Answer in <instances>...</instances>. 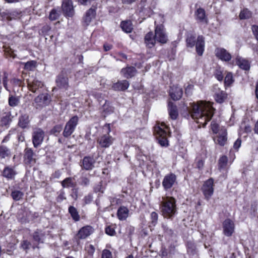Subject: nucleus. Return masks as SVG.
I'll return each mask as SVG.
<instances>
[{"label": "nucleus", "instance_id": "obj_2", "mask_svg": "<svg viewBox=\"0 0 258 258\" xmlns=\"http://www.w3.org/2000/svg\"><path fill=\"white\" fill-rule=\"evenodd\" d=\"M161 212L167 218L172 217L177 212L176 200L172 197H166L162 202Z\"/></svg>", "mask_w": 258, "mask_h": 258}, {"label": "nucleus", "instance_id": "obj_31", "mask_svg": "<svg viewBox=\"0 0 258 258\" xmlns=\"http://www.w3.org/2000/svg\"><path fill=\"white\" fill-rule=\"evenodd\" d=\"M122 30L125 33H131L133 29V25L131 21H122L120 24Z\"/></svg>", "mask_w": 258, "mask_h": 258}, {"label": "nucleus", "instance_id": "obj_61", "mask_svg": "<svg viewBox=\"0 0 258 258\" xmlns=\"http://www.w3.org/2000/svg\"><path fill=\"white\" fill-rule=\"evenodd\" d=\"M241 140L240 139H238L234 143L233 148L237 150L241 146Z\"/></svg>", "mask_w": 258, "mask_h": 258}, {"label": "nucleus", "instance_id": "obj_64", "mask_svg": "<svg viewBox=\"0 0 258 258\" xmlns=\"http://www.w3.org/2000/svg\"><path fill=\"white\" fill-rule=\"evenodd\" d=\"M103 47L105 51H109L112 48V45L108 44H105Z\"/></svg>", "mask_w": 258, "mask_h": 258}, {"label": "nucleus", "instance_id": "obj_21", "mask_svg": "<svg viewBox=\"0 0 258 258\" xmlns=\"http://www.w3.org/2000/svg\"><path fill=\"white\" fill-rule=\"evenodd\" d=\"M168 110L170 117L175 120L178 116V112L176 105L172 102L169 101L168 104Z\"/></svg>", "mask_w": 258, "mask_h": 258}, {"label": "nucleus", "instance_id": "obj_43", "mask_svg": "<svg viewBox=\"0 0 258 258\" xmlns=\"http://www.w3.org/2000/svg\"><path fill=\"white\" fill-rule=\"evenodd\" d=\"M11 196L14 200L19 201L23 198L24 194L20 190H15L12 191Z\"/></svg>", "mask_w": 258, "mask_h": 258}, {"label": "nucleus", "instance_id": "obj_30", "mask_svg": "<svg viewBox=\"0 0 258 258\" xmlns=\"http://www.w3.org/2000/svg\"><path fill=\"white\" fill-rule=\"evenodd\" d=\"M236 64L242 69L248 70L250 68V63L249 61L241 57H237Z\"/></svg>", "mask_w": 258, "mask_h": 258}, {"label": "nucleus", "instance_id": "obj_41", "mask_svg": "<svg viewBox=\"0 0 258 258\" xmlns=\"http://www.w3.org/2000/svg\"><path fill=\"white\" fill-rule=\"evenodd\" d=\"M251 16V13L247 9H244L241 11L239 14L240 19H249Z\"/></svg>", "mask_w": 258, "mask_h": 258}, {"label": "nucleus", "instance_id": "obj_59", "mask_svg": "<svg viewBox=\"0 0 258 258\" xmlns=\"http://www.w3.org/2000/svg\"><path fill=\"white\" fill-rule=\"evenodd\" d=\"M30 245V242L28 241L27 240H24L21 243V247H22L23 249H24L25 250H27L28 249H29Z\"/></svg>", "mask_w": 258, "mask_h": 258}, {"label": "nucleus", "instance_id": "obj_47", "mask_svg": "<svg viewBox=\"0 0 258 258\" xmlns=\"http://www.w3.org/2000/svg\"><path fill=\"white\" fill-rule=\"evenodd\" d=\"M8 74L6 72L4 73V75L3 77V84L4 88L8 91H10V89L9 88L8 85Z\"/></svg>", "mask_w": 258, "mask_h": 258}, {"label": "nucleus", "instance_id": "obj_57", "mask_svg": "<svg viewBox=\"0 0 258 258\" xmlns=\"http://www.w3.org/2000/svg\"><path fill=\"white\" fill-rule=\"evenodd\" d=\"M0 19L1 20H7L9 21V11L7 10L5 12H0Z\"/></svg>", "mask_w": 258, "mask_h": 258}, {"label": "nucleus", "instance_id": "obj_49", "mask_svg": "<svg viewBox=\"0 0 258 258\" xmlns=\"http://www.w3.org/2000/svg\"><path fill=\"white\" fill-rule=\"evenodd\" d=\"M233 82V77L231 73H229L227 74L225 78V84L226 85H231Z\"/></svg>", "mask_w": 258, "mask_h": 258}, {"label": "nucleus", "instance_id": "obj_19", "mask_svg": "<svg viewBox=\"0 0 258 258\" xmlns=\"http://www.w3.org/2000/svg\"><path fill=\"white\" fill-rule=\"evenodd\" d=\"M196 19L198 22L201 24H207L208 19L206 16L205 10L202 8H199L195 12Z\"/></svg>", "mask_w": 258, "mask_h": 258}, {"label": "nucleus", "instance_id": "obj_52", "mask_svg": "<svg viewBox=\"0 0 258 258\" xmlns=\"http://www.w3.org/2000/svg\"><path fill=\"white\" fill-rule=\"evenodd\" d=\"M158 214L155 212H153L151 214V223L153 225H155L158 221Z\"/></svg>", "mask_w": 258, "mask_h": 258}, {"label": "nucleus", "instance_id": "obj_14", "mask_svg": "<svg viewBox=\"0 0 258 258\" xmlns=\"http://www.w3.org/2000/svg\"><path fill=\"white\" fill-rule=\"evenodd\" d=\"M95 160L93 157L85 156L80 162L82 168L86 170H91L94 168Z\"/></svg>", "mask_w": 258, "mask_h": 258}, {"label": "nucleus", "instance_id": "obj_48", "mask_svg": "<svg viewBox=\"0 0 258 258\" xmlns=\"http://www.w3.org/2000/svg\"><path fill=\"white\" fill-rule=\"evenodd\" d=\"M90 180L86 176H82L80 178V184L83 186H88L89 184Z\"/></svg>", "mask_w": 258, "mask_h": 258}, {"label": "nucleus", "instance_id": "obj_24", "mask_svg": "<svg viewBox=\"0 0 258 258\" xmlns=\"http://www.w3.org/2000/svg\"><path fill=\"white\" fill-rule=\"evenodd\" d=\"M196 51L199 55H202L204 51L205 40L203 36H199L196 44Z\"/></svg>", "mask_w": 258, "mask_h": 258}, {"label": "nucleus", "instance_id": "obj_50", "mask_svg": "<svg viewBox=\"0 0 258 258\" xmlns=\"http://www.w3.org/2000/svg\"><path fill=\"white\" fill-rule=\"evenodd\" d=\"M186 44L187 46L192 47L195 45V37L190 36L186 39Z\"/></svg>", "mask_w": 258, "mask_h": 258}, {"label": "nucleus", "instance_id": "obj_9", "mask_svg": "<svg viewBox=\"0 0 258 258\" xmlns=\"http://www.w3.org/2000/svg\"><path fill=\"white\" fill-rule=\"evenodd\" d=\"M37 156L31 148H26L24 150V161L26 164L32 166L36 162Z\"/></svg>", "mask_w": 258, "mask_h": 258}, {"label": "nucleus", "instance_id": "obj_63", "mask_svg": "<svg viewBox=\"0 0 258 258\" xmlns=\"http://www.w3.org/2000/svg\"><path fill=\"white\" fill-rule=\"evenodd\" d=\"M94 191L96 192H103V190H102L101 185L100 184L97 185L95 188H94Z\"/></svg>", "mask_w": 258, "mask_h": 258}, {"label": "nucleus", "instance_id": "obj_23", "mask_svg": "<svg viewBox=\"0 0 258 258\" xmlns=\"http://www.w3.org/2000/svg\"><path fill=\"white\" fill-rule=\"evenodd\" d=\"M16 174L17 172L13 167L6 166L3 171V176L8 179H13Z\"/></svg>", "mask_w": 258, "mask_h": 258}, {"label": "nucleus", "instance_id": "obj_62", "mask_svg": "<svg viewBox=\"0 0 258 258\" xmlns=\"http://www.w3.org/2000/svg\"><path fill=\"white\" fill-rule=\"evenodd\" d=\"M197 166L199 169H202L204 166V161L202 160H199L197 163Z\"/></svg>", "mask_w": 258, "mask_h": 258}, {"label": "nucleus", "instance_id": "obj_4", "mask_svg": "<svg viewBox=\"0 0 258 258\" xmlns=\"http://www.w3.org/2000/svg\"><path fill=\"white\" fill-rule=\"evenodd\" d=\"M157 19L155 21V36L157 42L165 44L168 41V36L163 24H157Z\"/></svg>", "mask_w": 258, "mask_h": 258}, {"label": "nucleus", "instance_id": "obj_26", "mask_svg": "<svg viewBox=\"0 0 258 258\" xmlns=\"http://www.w3.org/2000/svg\"><path fill=\"white\" fill-rule=\"evenodd\" d=\"M227 131L225 128H222L219 131V135L217 137V142L219 145L221 146L225 145L227 142Z\"/></svg>", "mask_w": 258, "mask_h": 258}, {"label": "nucleus", "instance_id": "obj_27", "mask_svg": "<svg viewBox=\"0 0 258 258\" xmlns=\"http://www.w3.org/2000/svg\"><path fill=\"white\" fill-rule=\"evenodd\" d=\"M95 15V9L90 8L87 11L84 18V22L87 25H88L91 21L94 19Z\"/></svg>", "mask_w": 258, "mask_h": 258}, {"label": "nucleus", "instance_id": "obj_38", "mask_svg": "<svg viewBox=\"0 0 258 258\" xmlns=\"http://www.w3.org/2000/svg\"><path fill=\"white\" fill-rule=\"evenodd\" d=\"M87 254L84 258H93L95 252V247L92 244H87L85 247Z\"/></svg>", "mask_w": 258, "mask_h": 258}, {"label": "nucleus", "instance_id": "obj_40", "mask_svg": "<svg viewBox=\"0 0 258 258\" xmlns=\"http://www.w3.org/2000/svg\"><path fill=\"white\" fill-rule=\"evenodd\" d=\"M33 239L37 242L38 243L40 242H43V239L44 237V234L42 233L41 231L39 230L36 231L33 233Z\"/></svg>", "mask_w": 258, "mask_h": 258}, {"label": "nucleus", "instance_id": "obj_18", "mask_svg": "<svg viewBox=\"0 0 258 258\" xmlns=\"http://www.w3.org/2000/svg\"><path fill=\"white\" fill-rule=\"evenodd\" d=\"M93 232V229L91 226H86L79 230L76 236L78 239H85L90 236Z\"/></svg>", "mask_w": 258, "mask_h": 258}, {"label": "nucleus", "instance_id": "obj_6", "mask_svg": "<svg viewBox=\"0 0 258 258\" xmlns=\"http://www.w3.org/2000/svg\"><path fill=\"white\" fill-rule=\"evenodd\" d=\"M105 127H107L108 130L107 134L98 138L97 142L100 147L106 148L112 144L113 139L109 135V133L110 132L109 124L105 125Z\"/></svg>", "mask_w": 258, "mask_h": 258}, {"label": "nucleus", "instance_id": "obj_28", "mask_svg": "<svg viewBox=\"0 0 258 258\" xmlns=\"http://www.w3.org/2000/svg\"><path fill=\"white\" fill-rule=\"evenodd\" d=\"M129 210L124 206L119 208L117 210V215L120 220H125L128 216Z\"/></svg>", "mask_w": 258, "mask_h": 258}, {"label": "nucleus", "instance_id": "obj_25", "mask_svg": "<svg viewBox=\"0 0 258 258\" xmlns=\"http://www.w3.org/2000/svg\"><path fill=\"white\" fill-rule=\"evenodd\" d=\"M129 85L130 84L127 81L123 80L113 84L112 88L115 91H124L128 88Z\"/></svg>", "mask_w": 258, "mask_h": 258}, {"label": "nucleus", "instance_id": "obj_39", "mask_svg": "<svg viewBox=\"0 0 258 258\" xmlns=\"http://www.w3.org/2000/svg\"><path fill=\"white\" fill-rule=\"evenodd\" d=\"M227 97V95L223 91H220L215 95L216 101L219 103H223Z\"/></svg>", "mask_w": 258, "mask_h": 258}, {"label": "nucleus", "instance_id": "obj_5", "mask_svg": "<svg viewBox=\"0 0 258 258\" xmlns=\"http://www.w3.org/2000/svg\"><path fill=\"white\" fill-rule=\"evenodd\" d=\"M79 122V117L75 115L73 116L66 123L62 133L64 138H68L74 132Z\"/></svg>", "mask_w": 258, "mask_h": 258}, {"label": "nucleus", "instance_id": "obj_10", "mask_svg": "<svg viewBox=\"0 0 258 258\" xmlns=\"http://www.w3.org/2000/svg\"><path fill=\"white\" fill-rule=\"evenodd\" d=\"M44 132L40 128L35 130L32 134V143L35 148H37L42 143Z\"/></svg>", "mask_w": 258, "mask_h": 258}, {"label": "nucleus", "instance_id": "obj_54", "mask_svg": "<svg viewBox=\"0 0 258 258\" xmlns=\"http://www.w3.org/2000/svg\"><path fill=\"white\" fill-rule=\"evenodd\" d=\"M211 130L214 134H216L219 132V125L217 123L212 121L211 124Z\"/></svg>", "mask_w": 258, "mask_h": 258}, {"label": "nucleus", "instance_id": "obj_11", "mask_svg": "<svg viewBox=\"0 0 258 258\" xmlns=\"http://www.w3.org/2000/svg\"><path fill=\"white\" fill-rule=\"evenodd\" d=\"M61 8L66 16L72 17L74 16L75 11L72 0H62Z\"/></svg>", "mask_w": 258, "mask_h": 258}, {"label": "nucleus", "instance_id": "obj_13", "mask_svg": "<svg viewBox=\"0 0 258 258\" xmlns=\"http://www.w3.org/2000/svg\"><path fill=\"white\" fill-rule=\"evenodd\" d=\"M223 233L226 236H231L234 231V222L229 219H226L223 223Z\"/></svg>", "mask_w": 258, "mask_h": 258}, {"label": "nucleus", "instance_id": "obj_42", "mask_svg": "<svg viewBox=\"0 0 258 258\" xmlns=\"http://www.w3.org/2000/svg\"><path fill=\"white\" fill-rule=\"evenodd\" d=\"M11 122V119L10 116L6 115L3 117L0 121V125L8 127Z\"/></svg>", "mask_w": 258, "mask_h": 258}, {"label": "nucleus", "instance_id": "obj_53", "mask_svg": "<svg viewBox=\"0 0 258 258\" xmlns=\"http://www.w3.org/2000/svg\"><path fill=\"white\" fill-rule=\"evenodd\" d=\"M101 258H112L111 251L108 249H104L102 251Z\"/></svg>", "mask_w": 258, "mask_h": 258}, {"label": "nucleus", "instance_id": "obj_46", "mask_svg": "<svg viewBox=\"0 0 258 258\" xmlns=\"http://www.w3.org/2000/svg\"><path fill=\"white\" fill-rule=\"evenodd\" d=\"M214 76L219 81H221L223 79V76L222 74V71L220 68H217L216 69L214 73Z\"/></svg>", "mask_w": 258, "mask_h": 258}, {"label": "nucleus", "instance_id": "obj_1", "mask_svg": "<svg viewBox=\"0 0 258 258\" xmlns=\"http://www.w3.org/2000/svg\"><path fill=\"white\" fill-rule=\"evenodd\" d=\"M191 107L190 114L192 118L199 124V127H205L214 113L215 109L212 104L201 101L192 103Z\"/></svg>", "mask_w": 258, "mask_h": 258}, {"label": "nucleus", "instance_id": "obj_36", "mask_svg": "<svg viewBox=\"0 0 258 258\" xmlns=\"http://www.w3.org/2000/svg\"><path fill=\"white\" fill-rule=\"evenodd\" d=\"M102 111L104 113V115L110 114L114 111V107L110 105L109 102L105 101L104 104L102 107Z\"/></svg>", "mask_w": 258, "mask_h": 258}, {"label": "nucleus", "instance_id": "obj_29", "mask_svg": "<svg viewBox=\"0 0 258 258\" xmlns=\"http://www.w3.org/2000/svg\"><path fill=\"white\" fill-rule=\"evenodd\" d=\"M121 72L125 78H129L135 75L137 70L134 67H129L122 69Z\"/></svg>", "mask_w": 258, "mask_h": 258}, {"label": "nucleus", "instance_id": "obj_15", "mask_svg": "<svg viewBox=\"0 0 258 258\" xmlns=\"http://www.w3.org/2000/svg\"><path fill=\"white\" fill-rule=\"evenodd\" d=\"M176 180V176L173 173L166 175L162 181V185L165 190H167L174 184Z\"/></svg>", "mask_w": 258, "mask_h": 258}, {"label": "nucleus", "instance_id": "obj_45", "mask_svg": "<svg viewBox=\"0 0 258 258\" xmlns=\"http://www.w3.org/2000/svg\"><path fill=\"white\" fill-rule=\"evenodd\" d=\"M36 61L34 60L28 61L25 63V69L28 71L33 70L36 67Z\"/></svg>", "mask_w": 258, "mask_h": 258}, {"label": "nucleus", "instance_id": "obj_33", "mask_svg": "<svg viewBox=\"0 0 258 258\" xmlns=\"http://www.w3.org/2000/svg\"><path fill=\"white\" fill-rule=\"evenodd\" d=\"M11 152L10 149L6 146L1 145L0 146V158L5 159L11 156Z\"/></svg>", "mask_w": 258, "mask_h": 258}, {"label": "nucleus", "instance_id": "obj_56", "mask_svg": "<svg viewBox=\"0 0 258 258\" xmlns=\"http://www.w3.org/2000/svg\"><path fill=\"white\" fill-rule=\"evenodd\" d=\"M19 16V13L16 11H9V21L15 19Z\"/></svg>", "mask_w": 258, "mask_h": 258}, {"label": "nucleus", "instance_id": "obj_34", "mask_svg": "<svg viewBox=\"0 0 258 258\" xmlns=\"http://www.w3.org/2000/svg\"><path fill=\"white\" fill-rule=\"evenodd\" d=\"M29 122V116L26 114L21 115L19 117L18 124L22 128H25Z\"/></svg>", "mask_w": 258, "mask_h": 258}, {"label": "nucleus", "instance_id": "obj_3", "mask_svg": "<svg viewBox=\"0 0 258 258\" xmlns=\"http://www.w3.org/2000/svg\"><path fill=\"white\" fill-rule=\"evenodd\" d=\"M167 128L165 123H162L161 125H156L154 127V133L156 139L158 141L159 144L163 147L168 145L167 137Z\"/></svg>", "mask_w": 258, "mask_h": 258}, {"label": "nucleus", "instance_id": "obj_8", "mask_svg": "<svg viewBox=\"0 0 258 258\" xmlns=\"http://www.w3.org/2000/svg\"><path fill=\"white\" fill-rule=\"evenodd\" d=\"M214 179L210 178L206 180L202 188L203 192L207 200H209L214 192Z\"/></svg>", "mask_w": 258, "mask_h": 258}, {"label": "nucleus", "instance_id": "obj_17", "mask_svg": "<svg viewBox=\"0 0 258 258\" xmlns=\"http://www.w3.org/2000/svg\"><path fill=\"white\" fill-rule=\"evenodd\" d=\"M183 91L182 88L176 86H173L170 87L169 95L174 101L179 100L182 97Z\"/></svg>", "mask_w": 258, "mask_h": 258}, {"label": "nucleus", "instance_id": "obj_12", "mask_svg": "<svg viewBox=\"0 0 258 258\" xmlns=\"http://www.w3.org/2000/svg\"><path fill=\"white\" fill-rule=\"evenodd\" d=\"M55 82L57 86L60 89L67 90L69 87L68 78L67 75L63 72L56 77Z\"/></svg>", "mask_w": 258, "mask_h": 258}, {"label": "nucleus", "instance_id": "obj_32", "mask_svg": "<svg viewBox=\"0 0 258 258\" xmlns=\"http://www.w3.org/2000/svg\"><path fill=\"white\" fill-rule=\"evenodd\" d=\"M228 164V158L226 156H222L218 161V169L219 170H226Z\"/></svg>", "mask_w": 258, "mask_h": 258}, {"label": "nucleus", "instance_id": "obj_7", "mask_svg": "<svg viewBox=\"0 0 258 258\" xmlns=\"http://www.w3.org/2000/svg\"><path fill=\"white\" fill-rule=\"evenodd\" d=\"M50 101V96L48 94H41L35 98L34 105L36 108H42L48 105Z\"/></svg>", "mask_w": 258, "mask_h": 258}, {"label": "nucleus", "instance_id": "obj_58", "mask_svg": "<svg viewBox=\"0 0 258 258\" xmlns=\"http://www.w3.org/2000/svg\"><path fill=\"white\" fill-rule=\"evenodd\" d=\"M105 232L107 234L110 236H113L115 233L114 229L110 226H108L106 228Z\"/></svg>", "mask_w": 258, "mask_h": 258}, {"label": "nucleus", "instance_id": "obj_22", "mask_svg": "<svg viewBox=\"0 0 258 258\" xmlns=\"http://www.w3.org/2000/svg\"><path fill=\"white\" fill-rule=\"evenodd\" d=\"M145 43L149 48L153 47L157 42L154 34L152 32H149L145 36Z\"/></svg>", "mask_w": 258, "mask_h": 258}, {"label": "nucleus", "instance_id": "obj_37", "mask_svg": "<svg viewBox=\"0 0 258 258\" xmlns=\"http://www.w3.org/2000/svg\"><path fill=\"white\" fill-rule=\"evenodd\" d=\"M9 105L11 107H15L20 103V97L10 95L9 97Z\"/></svg>", "mask_w": 258, "mask_h": 258}, {"label": "nucleus", "instance_id": "obj_55", "mask_svg": "<svg viewBox=\"0 0 258 258\" xmlns=\"http://www.w3.org/2000/svg\"><path fill=\"white\" fill-rule=\"evenodd\" d=\"M62 129V126L60 124H57L55 125L51 130V133L53 134L56 133H59Z\"/></svg>", "mask_w": 258, "mask_h": 258}, {"label": "nucleus", "instance_id": "obj_44", "mask_svg": "<svg viewBox=\"0 0 258 258\" xmlns=\"http://www.w3.org/2000/svg\"><path fill=\"white\" fill-rule=\"evenodd\" d=\"M61 185L64 188H68L70 187H74V184L72 182V178L71 177H68L64 179L61 182Z\"/></svg>", "mask_w": 258, "mask_h": 258}, {"label": "nucleus", "instance_id": "obj_35", "mask_svg": "<svg viewBox=\"0 0 258 258\" xmlns=\"http://www.w3.org/2000/svg\"><path fill=\"white\" fill-rule=\"evenodd\" d=\"M69 212L75 221H78L80 220V217L76 208L72 206H70L69 208Z\"/></svg>", "mask_w": 258, "mask_h": 258}, {"label": "nucleus", "instance_id": "obj_16", "mask_svg": "<svg viewBox=\"0 0 258 258\" xmlns=\"http://www.w3.org/2000/svg\"><path fill=\"white\" fill-rule=\"evenodd\" d=\"M216 56L221 60L229 61L231 59V55L223 48H217L215 51Z\"/></svg>", "mask_w": 258, "mask_h": 258}, {"label": "nucleus", "instance_id": "obj_51", "mask_svg": "<svg viewBox=\"0 0 258 258\" xmlns=\"http://www.w3.org/2000/svg\"><path fill=\"white\" fill-rule=\"evenodd\" d=\"M59 14L55 10H52L49 14V19L51 21L56 20L59 17Z\"/></svg>", "mask_w": 258, "mask_h": 258}, {"label": "nucleus", "instance_id": "obj_20", "mask_svg": "<svg viewBox=\"0 0 258 258\" xmlns=\"http://www.w3.org/2000/svg\"><path fill=\"white\" fill-rule=\"evenodd\" d=\"M27 83L29 90L34 93L43 86V83L37 79L28 80Z\"/></svg>", "mask_w": 258, "mask_h": 258}, {"label": "nucleus", "instance_id": "obj_60", "mask_svg": "<svg viewBox=\"0 0 258 258\" xmlns=\"http://www.w3.org/2000/svg\"><path fill=\"white\" fill-rule=\"evenodd\" d=\"M93 200V196L91 194H89L85 196L84 198V201L85 204H90Z\"/></svg>", "mask_w": 258, "mask_h": 258}]
</instances>
